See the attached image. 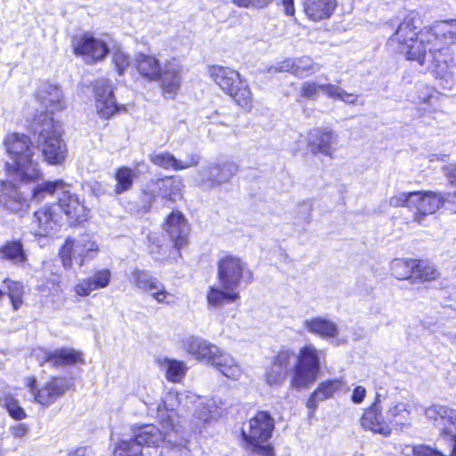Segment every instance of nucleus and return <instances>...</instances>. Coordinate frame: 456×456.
I'll use <instances>...</instances> for the list:
<instances>
[{
  "mask_svg": "<svg viewBox=\"0 0 456 456\" xmlns=\"http://www.w3.org/2000/svg\"><path fill=\"white\" fill-rule=\"evenodd\" d=\"M322 401V400H319V395H315V392L314 391L306 402V407L311 410V415L317 409L318 403Z\"/></svg>",
  "mask_w": 456,
  "mask_h": 456,
  "instance_id": "obj_59",
  "label": "nucleus"
},
{
  "mask_svg": "<svg viewBox=\"0 0 456 456\" xmlns=\"http://www.w3.org/2000/svg\"><path fill=\"white\" fill-rule=\"evenodd\" d=\"M379 403L380 395H377L373 403L363 412L361 424L365 429L380 434L383 436H388L391 434V428L387 422L384 420Z\"/></svg>",
  "mask_w": 456,
  "mask_h": 456,
  "instance_id": "obj_21",
  "label": "nucleus"
},
{
  "mask_svg": "<svg viewBox=\"0 0 456 456\" xmlns=\"http://www.w3.org/2000/svg\"><path fill=\"white\" fill-rule=\"evenodd\" d=\"M215 403V402H213L212 403H208L206 406L207 410L206 411H204L202 413V416H200L199 418L200 419H202L204 422H208L209 421L210 419L214 418V416L216 414V410H213V404Z\"/></svg>",
  "mask_w": 456,
  "mask_h": 456,
  "instance_id": "obj_61",
  "label": "nucleus"
},
{
  "mask_svg": "<svg viewBox=\"0 0 456 456\" xmlns=\"http://www.w3.org/2000/svg\"><path fill=\"white\" fill-rule=\"evenodd\" d=\"M136 177L135 170L127 167H121L117 169L115 173V192L117 194H123L129 191L134 184V180Z\"/></svg>",
  "mask_w": 456,
  "mask_h": 456,
  "instance_id": "obj_38",
  "label": "nucleus"
},
{
  "mask_svg": "<svg viewBox=\"0 0 456 456\" xmlns=\"http://www.w3.org/2000/svg\"><path fill=\"white\" fill-rule=\"evenodd\" d=\"M27 386L34 400L43 406L53 404L69 389L65 379L62 378H53L40 387H37V379L29 377L27 379Z\"/></svg>",
  "mask_w": 456,
  "mask_h": 456,
  "instance_id": "obj_16",
  "label": "nucleus"
},
{
  "mask_svg": "<svg viewBox=\"0 0 456 456\" xmlns=\"http://www.w3.org/2000/svg\"><path fill=\"white\" fill-rule=\"evenodd\" d=\"M287 375L288 373L273 362V364L266 369L265 379L270 387H279L283 384Z\"/></svg>",
  "mask_w": 456,
  "mask_h": 456,
  "instance_id": "obj_44",
  "label": "nucleus"
},
{
  "mask_svg": "<svg viewBox=\"0 0 456 456\" xmlns=\"http://www.w3.org/2000/svg\"><path fill=\"white\" fill-rule=\"evenodd\" d=\"M425 415L437 427L441 437L452 444L451 456H456V410L433 405L425 410Z\"/></svg>",
  "mask_w": 456,
  "mask_h": 456,
  "instance_id": "obj_13",
  "label": "nucleus"
},
{
  "mask_svg": "<svg viewBox=\"0 0 456 456\" xmlns=\"http://www.w3.org/2000/svg\"><path fill=\"white\" fill-rule=\"evenodd\" d=\"M240 298L236 289H224L220 286H211L207 294L208 307L219 310L224 305L237 302Z\"/></svg>",
  "mask_w": 456,
  "mask_h": 456,
  "instance_id": "obj_31",
  "label": "nucleus"
},
{
  "mask_svg": "<svg viewBox=\"0 0 456 456\" xmlns=\"http://www.w3.org/2000/svg\"><path fill=\"white\" fill-rule=\"evenodd\" d=\"M165 229L175 248L179 250L187 244L189 225L181 212L173 211L167 216Z\"/></svg>",
  "mask_w": 456,
  "mask_h": 456,
  "instance_id": "obj_24",
  "label": "nucleus"
},
{
  "mask_svg": "<svg viewBox=\"0 0 456 456\" xmlns=\"http://www.w3.org/2000/svg\"><path fill=\"white\" fill-rule=\"evenodd\" d=\"M366 395V389L362 386H357L352 395V401L354 403H361Z\"/></svg>",
  "mask_w": 456,
  "mask_h": 456,
  "instance_id": "obj_58",
  "label": "nucleus"
},
{
  "mask_svg": "<svg viewBox=\"0 0 456 456\" xmlns=\"http://www.w3.org/2000/svg\"><path fill=\"white\" fill-rule=\"evenodd\" d=\"M60 226V216L56 205H45L34 213L31 223L32 232L36 236H49Z\"/></svg>",
  "mask_w": 456,
  "mask_h": 456,
  "instance_id": "obj_18",
  "label": "nucleus"
},
{
  "mask_svg": "<svg viewBox=\"0 0 456 456\" xmlns=\"http://www.w3.org/2000/svg\"><path fill=\"white\" fill-rule=\"evenodd\" d=\"M2 206L9 212L22 214L28 208V200L23 197L18 188L10 182H4L0 190Z\"/></svg>",
  "mask_w": 456,
  "mask_h": 456,
  "instance_id": "obj_25",
  "label": "nucleus"
},
{
  "mask_svg": "<svg viewBox=\"0 0 456 456\" xmlns=\"http://www.w3.org/2000/svg\"><path fill=\"white\" fill-rule=\"evenodd\" d=\"M273 362L286 373L293 372L291 387L297 389L314 382L321 367L318 351L313 345L303 346L298 354L289 349L281 350Z\"/></svg>",
  "mask_w": 456,
  "mask_h": 456,
  "instance_id": "obj_2",
  "label": "nucleus"
},
{
  "mask_svg": "<svg viewBox=\"0 0 456 456\" xmlns=\"http://www.w3.org/2000/svg\"><path fill=\"white\" fill-rule=\"evenodd\" d=\"M343 386L341 379H332L321 383L314 390L315 395H319V400H326L331 397Z\"/></svg>",
  "mask_w": 456,
  "mask_h": 456,
  "instance_id": "obj_45",
  "label": "nucleus"
},
{
  "mask_svg": "<svg viewBox=\"0 0 456 456\" xmlns=\"http://www.w3.org/2000/svg\"><path fill=\"white\" fill-rule=\"evenodd\" d=\"M211 78L242 109L250 111L253 97L247 81L242 80L239 72L228 67L211 66L208 69Z\"/></svg>",
  "mask_w": 456,
  "mask_h": 456,
  "instance_id": "obj_7",
  "label": "nucleus"
},
{
  "mask_svg": "<svg viewBox=\"0 0 456 456\" xmlns=\"http://www.w3.org/2000/svg\"><path fill=\"white\" fill-rule=\"evenodd\" d=\"M110 279L111 273L109 269H100L92 276L80 280L74 286V292L79 297H87L94 290L107 288Z\"/></svg>",
  "mask_w": 456,
  "mask_h": 456,
  "instance_id": "obj_29",
  "label": "nucleus"
},
{
  "mask_svg": "<svg viewBox=\"0 0 456 456\" xmlns=\"http://www.w3.org/2000/svg\"><path fill=\"white\" fill-rule=\"evenodd\" d=\"M64 185L65 183L62 180L47 181L41 184H37L33 189V198L36 200L40 201L43 200L45 193L53 194L58 190H62Z\"/></svg>",
  "mask_w": 456,
  "mask_h": 456,
  "instance_id": "obj_43",
  "label": "nucleus"
},
{
  "mask_svg": "<svg viewBox=\"0 0 456 456\" xmlns=\"http://www.w3.org/2000/svg\"><path fill=\"white\" fill-rule=\"evenodd\" d=\"M304 326L309 332L323 338H335L338 334L337 324L322 317L306 319L304 322Z\"/></svg>",
  "mask_w": 456,
  "mask_h": 456,
  "instance_id": "obj_35",
  "label": "nucleus"
},
{
  "mask_svg": "<svg viewBox=\"0 0 456 456\" xmlns=\"http://www.w3.org/2000/svg\"><path fill=\"white\" fill-rule=\"evenodd\" d=\"M338 142V134L330 128L314 129L309 134V145L314 153L332 157Z\"/></svg>",
  "mask_w": 456,
  "mask_h": 456,
  "instance_id": "obj_22",
  "label": "nucleus"
},
{
  "mask_svg": "<svg viewBox=\"0 0 456 456\" xmlns=\"http://www.w3.org/2000/svg\"><path fill=\"white\" fill-rule=\"evenodd\" d=\"M275 72H291L295 75V60L288 59L273 67Z\"/></svg>",
  "mask_w": 456,
  "mask_h": 456,
  "instance_id": "obj_57",
  "label": "nucleus"
},
{
  "mask_svg": "<svg viewBox=\"0 0 456 456\" xmlns=\"http://www.w3.org/2000/svg\"><path fill=\"white\" fill-rule=\"evenodd\" d=\"M197 360L210 363L228 379L238 380L242 375V369L237 362L208 341L206 342V349L201 350Z\"/></svg>",
  "mask_w": 456,
  "mask_h": 456,
  "instance_id": "obj_14",
  "label": "nucleus"
},
{
  "mask_svg": "<svg viewBox=\"0 0 456 456\" xmlns=\"http://www.w3.org/2000/svg\"><path fill=\"white\" fill-rule=\"evenodd\" d=\"M321 90L329 97L339 100L343 89L333 84H322Z\"/></svg>",
  "mask_w": 456,
  "mask_h": 456,
  "instance_id": "obj_55",
  "label": "nucleus"
},
{
  "mask_svg": "<svg viewBox=\"0 0 456 456\" xmlns=\"http://www.w3.org/2000/svg\"><path fill=\"white\" fill-rule=\"evenodd\" d=\"M413 196L412 192H399L392 196L388 203L393 208L405 207L410 210L412 209L411 199Z\"/></svg>",
  "mask_w": 456,
  "mask_h": 456,
  "instance_id": "obj_49",
  "label": "nucleus"
},
{
  "mask_svg": "<svg viewBox=\"0 0 456 456\" xmlns=\"http://www.w3.org/2000/svg\"><path fill=\"white\" fill-rule=\"evenodd\" d=\"M419 90L423 91L422 94L418 96V102L425 105L423 110L427 112L437 111L440 108L439 96L424 86H419Z\"/></svg>",
  "mask_w": 456,
  "mask_h": 456,
  "instance_id": "obj_41",
  "label": "nucleus"
},
{
  "mask_svg": "<svg viewBox=\"0 0 456 456\" xmlns=\"http://www.w3.org/2000/svg\"><path fill=\"white\" fill-rule=\"evenodd\" d=\"M238 170L239 167L235 163L225 162L209 166L204 171V176L208 178L211 185H220L228 182L236 175Z\"/></svg>",
  "mask_w": 456,
  "mask_h": 456,
  "instance_id": "obj_34",
  "label": "nucleus"
},
{
  "mask_svg": "<svg viewBox=\"0 0 456 456\" xmlns=\"http://www.w3.org/2000/svg\"><path fill=\"white\" fill-rule=\"evenodd\" d=\"M37 98L50 112L64 109L65 102L61 88L55 85L44 83L41 85Z\"/></svg>",
  "mask_w": 456,
  "mask_h": 456,
  "instance_id": "obj_30",
  "label": "nucleus"
},
{
  "mask_svg": "<svg viewBox=\"0 0 456 456\" xmlns=\"http://www.w3.org/2000/svg\"><path fill=\"white\" fill-rule=\"evenodd\" d=\"M94 90L98 114L104 118H110L118 110V106L110 81L104 78L96 80L94 84Z\"/></svg>",
  "mask_w": 456,
  "mask_h": 456,
  "instance_id": "obj_20",
  "label": "nucleus"
},
{
  "mask_svg": "<svg viewBox=\"0 0 456 456\" xmlns=\"http://www.w3.org/2000/svg\"><path fill=\"white\" fill-rule=\"evenodd\" d=\"M33 133L44 159L51 165L61 164L67 157V145L62 139V126L48 113L37 116Z\"/></svg>",
  "mask_w": 456,
  "mask_h": 456,
  "instance_id": "obj_4",
  "label": "nucleus"
},
{
  "mask_svg": "<svg viewBox=\"0 0 456 456\" xmlns=\"http://www.w3.org/2000/svg\"><path fill=\"white\" fill-rule=\"evenodd\" d=\"M129 281L137 290L148 293L159 304L174 305L177 302V297L167 291L165 284L147 270L134 269Z\"/></svg>",
  "mask_w": 456,
  "mask_h": 456,
  "instance_id": "obj_12",
  "label": "nucleus"
},
{
  "mask_svg": "<svg viewBox=\"0 0 456 456\" xmlns=\"http://www.w3.org/2000/svg\"><path fill=\"white\" fill-rule=\"evenodd\" d=\"M420 26L419 13L416 11H410L397 26L395 33L389 37L388 45L404 54L408 60L416 61L420 66L426 67L432 73V59L436 55L435 39H430L428 43H422L420 39L422 34L431 30L432 27L417 31Z\"/></svg>",
  "mask_w": 456,
  "mask_h": 456,
  "instance_id": "obj_1",
  "label": "nucleus"
},
{
  "mask_svg": "<svg viewBox=\"0 0 456 456\" xmlns=\"http://www.w3.org/2000/svg\"><path fill=\"white\" fill-rule=\"evenodd\" d=\"M206 342L202 338L200 337H188L183 340V348L191 354L195 359L200 354L202 349H206Z\"/></svg>",
  "mask_w": 456,
  "mask_h": 456,
  "instance_id": "obj_47",
  "label": "nucleus"
},
{
  "mask_svg": "<svg viewBox=\"0 0 456 456\" xmlns=\"http://www.w3.org/2000/svg\"><path fill=\"white\" fill-rule=\"evenodd\" d=\"M0 253L4 259L10 260L14 264L24 263L27 259L20 241L7 242L1 248Z\"/></svg>",
  "mask_w": 456,
  "mask_h": 456,
  "instance_id": "obj_39",
  "label": "nucleus"
},
{
  "mask_svg": "<svg viewBox=\"0 0 456 456\" xmlns=\"http://www.w3.org/2000/svg\"><path fill=\"white\" fill-rule=\"evenodd\" d=\"M41 365L50 363L53 367H64L84 362L82 354L72 348H58L53 351H44L39 358Z\"/></svg>",
  "mask_w": 456,
  "mask_h": 456,
  "instance_id": "obj_27",
  "label": "nucleus"
},
{
  "mask_svg": "<svg viewBox=\"0 0 456 456\" xmlns=\"http://www.w3.org/2000/svg\"><path fill=\"white\" fill-rule=\"evenodd\" d=\"M421 37L422 43L435 39L436 55L432 59V74L436 79L448 82L452 78L453 58L450 46L456 44V20L436 22L431 30L424 32Z\"/></svg>",
  "mask_w": 456,
  "mask_h": 456,
  "instance_id": "obj_3",
  "label": "nucleus"
},
{
  "mask_svg": "<svg viewBox=\"0 0 456 456\" xmlns=\"http://www.w3.org/2000/svg\"><path fill=\"white\" fill-rule=\"evenodd\" d=\"M410 415V411L407 404L403 403H398L392 406L387 412V416L390 421L395 419L396 424H403V420H407Z\"/></svg>",
  "mask_w": 456,
  "mask_h": 456,
  "instance_id": "obj_48",
  "label": "nucleus"
},
{
  "mask_svg": "<svg viewBox=\"0 0 456 456\" xmlns=\"http://www.w3.org/2000/svg\"><path fill=\"white\" fill-rule=\"evenodd\" d=\"M412 452L415 456H447L437 449L426 444L415 445L412 448Z\"/></svg>",
  "mask_w": 456,
  "mask_h": 456,
  "instance_id": "obj_53",
  "label": "nucleus"
},
{
  "mask_svg": "<svg viewBox=\"0 0 456 456\" xmlns=\"http://www.w3.org/2000/svg\"><path fill=\"white\" fill-rule=\"evenodd\" d=\"M284 12L287 15L292 16L295 13L294 0H281Z\"/></svg>",
  "mask_w": 456,
  "mask_h": 456,
  "instance_id": "obj_63",
  "label": "nucleus"
},
{
  "mask_svg": "<svg viewBox=\"0 0 456 456\" xmlns=\"http://www.w3.org/2000/svg\"><path fill=\"white\" fill-rule=\"evenodd\" d=\"M157 81L160 82L163 96L173 99L181 88L182 67L180 63L175 59L167 61Z\"/></svg>",
  "mask_w": 456,
  "mask_h": 456,
  "instance_id": "obj_19",
  "label": "nucleus"
},
{
  "mask_svg": "<svg viewBox=\"0 0 456 456\" xmlns=\"http://www.w3.org/2000/svg\"><path fill=\"white\" fill-rule=\"evenodd\" d=\"M72 43L75 53L83 56L87 63L102 60L109 53V48L102 40L88 34L75 37Z\"/></svg>",
  "mask_w": 456,
  "mask_h": 456,
  "instance_id": "obj_17",
  "label": "nucleus"
},
{
  "mask_svg": "<svg viewBox=\"0 0 456 456\" xmlns=\"http://www.w3.org/2000/svg\"><path fill=\"white\" fill-rule=\"evenodd\" d=\"M273 0H232V3L240 8H264Z\"/></svg>",
  "mask_w": 456,
  "mask_h": 456,
  "instance_id": "obj_54",
  "label": "nucleus"
},
{
  "mask_svg": "<svg viewBox=\"0 0 456 456\" xmlns=\"http://www.w3.org/2000/svg\"><path fill=\"white\" fill-rule=\"evenodd\" d=\"M56 208L57 211L61 209L69 218L77 223L85 221L89 212L78 197L68 191H61Z\"/></svg>",
  "mask_w": 456,
  "mask_h": 456,
  "instance_id": "obj_28",
  "label": "nucleus"
},
{
  "mask_svg": "<svg viewBox=\"0 0 456 456\" xmlns=\"http://www.w3.org/2000/svg\"><path fill=\"white\" fill-rule=\"evenodd\" d=\"M358 96L354 94H349L346 92L345 90L342 91L341 95L339 97V100L347 103L355 105L357 103Z\"/></svg>",
  "mask_w": 456,
  "mask_h": 456,
  "instance_id": "obj_60",
  "label": "nucleus"
},
{
  "mask_svg": "<svg viewBox=\"0 0 456 456\" xmlns=\"http://www.w3.org/2000/svg\"><path fill=\"white\" fill-rule=\"evenodd\" d=\"M200 156L198 153L189 154L185 159H178L173 154L165 151L154 153L151 156V161L162 168L173 170H183L196 167L200 161Z\"/></svg>",
  "mask_w": 456,
  "mask_h": 456,
  "instance_id": "obj_26",
  "label": "nucleus"
},
{
  "mask_svg": "<svg viewBox=\"0 0 456 456\" xmlns=\"http://www.w3.org/2000/svg\"><path fill=\"white\" fill-rule=\"evenodd\" d=\"M304 11L306 16L314 20L319 21L330 18L336 7V0H304Z\"/></svg>",
  "mask_w": 456,
  "mask_h": 456,
  "instance_id": "obj_32",
  "label": "nucleus"
},
{
  "mask_svg": "<svg viewBox=\"0 0 456 456\" xmlns=\"http://www.w3.org/2000/svg\"><path fill=\"white\" fill-rule=\"evenodd\" d=\"M161 367L166 371V378L171 382H180L187 372V366L182 361L166 358L161 362Z\"/></svg>",
  "mask_w": 456,
  "mask_h": 456,
  "instance_id": "obj_37",
  "label": "nucleus"
},
{
  "mask_svg": "<svg viewBox=\"0 0 456 456\" xmlns=\"http://www.w3.org/2000/svg\"><path fill=\"white\" fill-rule=\"evenodd\" d=\"M92 450L90 447L84 446L77 448L75 452L69 454V456H90Z\"/></svg>",
  "mask_w": 456,
  "mask_h": 456,
  "instance_id": "obj_64",
  "label": "nucleus"
},
{
  "mask_svg": "<svg viewBox=\"0 0 456 456\" xmlns=\"http://www.w3.org/2000/svg\"><path fill=\"white\" fill-rule=\"evenodd\" d=\"M171 428L160 430L152 424L141 426L134 431V439L118 443L114 456H142V445L158 446L163 440L171 443Z\"/></svg>",
  "mask_w": 456,
  "mask_h": 456,
  "instance_id": "obj_8",
  "label": "nucleus"
},
{
  "mask_svg": "<svg viewBox=\"0 0 456 456\" xmlns=\"http://www.w3.org/2000/svg\"><path fill=\"white\" fill-rule=\"evenodd\" d=\"M9 432L15 438H23L29 432V427L25 423H19L12 426Z\"/></svg>",
  "mask_w": 456,
  "mask_h": 456,
  "instance_id": "obj_56",
  "label": "nucleus"
},
{
  "mask_svg": "<svg viewBox=\"0 0 456 456\" xmlns=\"http://www.w3.org/2000/svg\"><path fill=\"white\" fill-rule=\"evenodd\" d=\"M322 84L314 81H306L302 84L301 95L307 99H313L318 95Z\"/></svg>",
  "mask_w": 456,
  "mask_h": 456,
  "instance_id": "obj_52",
  "label": "nucleus"
},
{
  "mask_svg": "<svg viewBox=\"0 0 456 456\" xmlns=\"http://www.w3.org/2000/svg\"><path fill=\"white\" fill-rule=\"evenodd\" d=\"M217 279L223 289L237 290L242 282L252 281L253 273L242 259L225 255L218 260Z\"/></svg>",
  "mask_w": 456,
  "mask_h": 456,
  "instance_id": "obj_10",
  "label": "nucleus"
},
{
  "mask_svg": "<svg viewBox=\"0 0 456 456\" xmlns=\"http://www.w3.org/2000/svg\"><path fill=\"white\" fill-rule=\"evenodd\" d=\"M1 405L14 419L21 420L27 416L24 409L20 405L19 401L12 396H5L1 400Z\"/></svg>",
  "mask_w": 456,
  "mask_h": 456,
  "instance_id": "obj_46",
  "label": "nucleus"
},
{
  "mask_svg": "<svg viewBox=\"0 0 456 456\" xmlns=\"http://www.w3.org/2000/svg\"><path fill=\"white\" fill-rule=\"evenodd\" d=\"M445 172L449 183L456 185V166L447 167Z\"/></svg>",
  "mask_w": 456,
  "mask_h": 456,
  "instance_id": "obj_62",
  "label": "nucleus"
},
{
  "mask_svg": "<svg viewBox=\"0 0 456 456\" xmlns=\"http://www.w3.org/2000/svg\"><path fill=\"white\" fill-rule=\"evenodd\" d=\"M311 212L312 204L309 201H303L297 204L295 210L297 218L302 220L304 224H308L310 222Z\"/></svg>",
  "mask_w": 456,
  "mask_h": 456,
  "instance_id": "obj_51",
  "label": "nucleus"
},
{
  "mask_svg": "<svg viewBox=\"0 0 456 456\" xmlns=\"http://www.w3.org/2000/svg\"><path fill=\"white\" fill-rule=\"evenodd\" d=\"M416 261L413 259H394L390 265L392 275L398 280L413 279Z\"/></svg>",
  "mask_w": 456,
  "mask_h": 456,
  "instance_id": "obj_36",
  "label": "nucleus"
},
{
  "mask_svg": "<svg viewBox=\"0 0 456 456\" xmlns=\"http://www.w3.org/2000/svg\"><path fill=\"white\" fill-rule=\"evenodd\" d=\"M295 76L304 77L318 72L321 69V65L314 62L309 56H302L295 59Z\"/></svg>",
  "mask_w": 456,
  "mask_h": 456,
  "instance_id": "obj_42",
  "label": "nucleus"
},
{
  "mask_svg": "<svg viewBox=\"0 0 456 456\" xmlns=\"http://www.w3.org/2000/svg\"><path fill=\"white\" fill-rule=\"evenodd\" d=\"M181 395L175 391H168L162 398V402L157 407L158 419L162 428H171L177 432L175 424L176 408L181 403Z\"/></svg>",
  "mask_w": 456,
  "mask_h": 456,
  "instance_id": "obj_23",
  "label": "nucleus"
},
{
  "mask_svg": "<svg viewBox=\"0 0 456 456\" xmlns=\"http://www.w3.org/2000/svg\"><path fill=\"white\" fill-rule=\"evenodd\" d=\"M446 197L444 194L433 191H413L412 222L419 225H427L428 217L435 214L445 202Z\"/></svg>",
  "mask_w": 456,
  "mask_h": 456,
  "instance_id": "obj_15",
  "label": "nucleus"
},
{
  "mask_svg": "<svg viewBox=\"0 0 456 456\" xmlns=\"http://www.w3.org/2000/svg\"><path fill=\"white\" fill-rule=\"evenodd\" d=\"M135 66L139 74L149 81H157L163 66L153 55L138 53L135 55Z\"/></svg>",
  "mask_w": 456,
  "mask_h": 456,
  "instance_id": "obj_33",
  "label": "nucleus"
},
{
  "mask_svg": "<svg viewBox=\"0 0 456 456\" xmlns=\"http://www.w3.org/2000/svg\"><path fill=\"white\" fill-rule=\"evenodd\" d=\"M183 183L180 179L165 177L163 179L151 180L142 189L141 201L142 208H151L152 203L160 200L162 205L173 203L182 197Z\"/></svg>",
  "mask_w": 456,
  "mask_h": 456,
  "instance_id": "obj_9",
  "label": "nucleus"
},
{
  "mask_svg": "<svg viewBox=\"0 0 456 456\" xmlns=\"http://www.w3.org/2000/svg\"><path fill=\"white\" fill-rule=\"evenodd\" d=\"M112 61L119 75H122L130 64L128 55L120 50L114 53Z\"/></svg>",
  "mask_w": 456,
  "mask_h": 456,
  "instance_id": "obj_50",
  "label": "nucleus"
},
{
  "mask_svg": "<svg viewBox=\"0 0 456 456\" xmlns=\"http://www.w3.org/2000/svg\"><path fill=\"white\" fill-rule=\"evenodd\" d=\"M439 276L440 273L434 265L427 261H416V270L413 275L414 280L430 281L436 280Z\"/></svg>",
  "mask_w": 456,
  "mask_h": 456,
  "instance_id": "obj_40",
  "label": "nucleus"
},
{
  "mask_svg": "<svg viewBox=\"0 0 456 456\" xmlns=\"http://www.w3.org/2000/svg\"><path fill=\"white\" fill-rule=\"evenodd\" d=\"M99 253V246L89 235L78 239L68 238L61 247L60 256L65 269H71L73 262L79 266L94 259Z\"/></svg>",
  "mask_w": 456,
  "mask_h": 456,
  "instance_id": "obj_11",
  "label": "nucleus"
},
{
  "mask_svg": "<svg viewBox=\"0 0 456 456\" xmlns=\"http://www.w3.org/2000/svg\"><path fill=\"white\" fill-rule=\"evenodd\" d=\"M4 144L12 159V163L5 164L10 173L21 181L34 180L39 176L38 164L33 159L34 148L28 135L19 133L7 134Z\"/></svg>",
  "mask_w": 456,
  "mask_h": 456,
  "instance_id": "obj_5",
  "label": "nucleus"
},
{
  "mask_svg": "<svg viewBox=\"0 0 456 456\" xmlns=\"http://www.w3.org/2000/svg\"><path fill=\"white\" fill-rule=\"evenodd\" d=\"M273 429L274 419L271 414L265 411H257L242 428L246 448L262 456H274L273 447L269 443Z\"/></svg>",
  "mask_w": 456,
  "mask_h": 456,
  "instance_id": "obj_6",
  "label": "nucleus"
}]
</instances>
